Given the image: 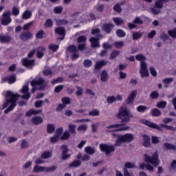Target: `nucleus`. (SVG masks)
<instances>
[{"label":"nucleus","instance_id":"1","mask_svg":"<svg viewBox=\"0 0 176 176\" xmlns=\"http://www.w3.org/2000/svg\"><path fill=\"white\" fill-rule=\"evenodd\" d=\"M116 116L121 120L120 122V124L109 125L107 126V129H119L123 126H126V123H129V122H130V119H131V118H134L133 113H131L130 111L127 110V107H121L119 109L118 113Z\"/></svg>","mask_w":176,"mask_h":176},{"label":"nucleus","instance_id":"50","mask_svg":"<svg viewBox=\"0 0 176 176\" xmlns=\"http://www.w3.org/2000/svg\"><path fill=\"white\" fill-rule=\"evenodd\" d=\"M63 80L64 78H63V77H58L57 78L52 80L51 83L52 85H57V83H63Z\"/></svg>","mask_w":176,"mask_h":176},{"label":"nucleus","instance_id":"6","mask_svg":"<svg viewBox=\"0 0 176 176\" xmlns=\"http://www.w3.org/2000/svg\"><path fill=\"white\" fill-rule=\"evenodd\" d=\"M99 148L101 152H104L106 155H111L112 152H115L116 148L113 145H109L107 144H100Z\"/></svg>","mask_w":176,"mask_h":176},{"label":"nucleus","instance_id":"56","mask_svg":"<svg viewBox=\"0 0 176 176\" xmlns=\"http://www.w3.org/2000/svg\"><path fill=\"white\" fill-rule=\"evenodd\" d=\"M140 72L142 78H148V76H149V72H148V69L140 70Z\"/></svg>","mask_w":176,"mask_h":176},{"label":"nucleus","instance_id":"37","mask_svg":"<svg viewBox=\"0 0 176 176\" xmlns=\"http://www.w3.org/2000/svg\"><path fill=\"white\" fill-rule=\"evenodd\" d=\"M83 65L85 68H90L93 65V62L90 59H85L83 61Z\"/></svg>","mask_w":176,"mask_h":176},{"label":"nucleus","instance_id":"43","mask_svg":"<svg viewBox=\"0 0 176 176\" xmlns=\"http://www.w3.org/2000/svg\"><path fill=\"white\" fill-rule=\"evenodd\" d=\"M120 54V52L113 50V51H112V52L110 54V59L113 60V59L116 58V57H118V56H119Z\"/></svg>","mask_w":176,"mask_h":176},{"label":"nucleus","instance_id":"2","mask_svg":"<svg viewBox=\"0 0 176 176\" xmlns=\"http://www.w3.org/2000/svg\"><path fill=\"white\" fill-rule=\"evenodd\" d=\"M6 96L10 99H7L6 101L3 103L2 109L7 108L4 111V113H9V112H11V111H13L14 108L17 107V100H19L20 95L18 94H13V92L10 91H7ZM9 104H10V106Z\"/></svg>","mask_w":176,"mask_h":176},{"label":"nucleus","instance_id":"31","mask_svg":"<svg viewBox=\"0 0 176 176\" xmlns=\"http://www.w3.org/2000/svg\"><path fill=\"white\" fill-rule=\"evenodd\" d=\"M31 16H32V12L31 11H25L22 15V19L23 20H28V19H31Z\"/></svg>","mask_w":176,"mask_h":176},{"label":"nucleus","instance_id":"27","mask_svg":"<svg viewBox=\"0 0 176 176\" xmlns=\"http://www.w3.org/2000/svg\"><path fill=\"white\" fill-rule=\"evenodd\" d=\"M54 131H56V127L53 124H48L47 125V133H48V134H53Z\"/></svg>","mask_w":176,"mask_h":176},{"label":"nucleus","instance_id":"48","mask_svg":"<svg viewBox=\"0 0 176 176\" xmlns=\"http://www.w3.org/2000/svg\"><path fill=\"white\" fill-rule=\"evenodd\" d=\"M113 9V11L117 12V13H122V7L119 3H116V5H114Z\"/></svg>","mask_w":176,"mask_h":176},{"label":"nucleus","instance_id":"47","mask_svg":"<svg viewBox=\"0 0 176 176\" xmlns=\"http://www.w3.org/2000/svg\"><path fill=\"white\" fill-rule=\"evenodd\" d=\"M89 116H100V111L98 109H93L89 112Z\"/></svg>","mask_w":176,"mask_h":176},{"label":"nucleus","instance_id":"3","mask_svg":"<svg viewBox=\"0 0 176 176\" xmlns=\"http://www.w3.org/2000/svg\"><path fill=\"white\" fill-rule=\"evenodd\" d=\"M141 123L147 126V127H150V129H155V130H159V131H162V129H165L166 130H170L171 131H175V128L173 126H168L166 124H160V126L157 124H155L147 120H141Z\"/></svg>","mask_w":176,"mask_h":176},{"label":"nucleus","instance_id":"25","mask_svg":"<svg viewBox=\"0 0 176 176\" xmlns=\"http://www.w3.org/2000/svg\"><path fill=\"white\" fill-rule=\"evenodd\" d=\"M108 73L107 72V70L104 69L102 70L101 74H100V80L102 82H108Z\"/></svg>","mask_w":176,"mask_h":176},{"label":"nucleus","instance_id":"59","mask_svg":"<svg viewBox=\"0 0 176 176\" xmlns=\"http://www.w3.org/2000/svg\"><path fill=\"white\" fill-rule=\"evenodd\" d=\"M115 101H116V97L115 96H109L107 98V102H108V104H113V102H115Z\"/></svg>","mask_w":176,"mask_h":176},{"label":"nucleus","instance_id":"29","mask_svg":"<svg viewBox=\"0 0 176 176\" xmlns=\"http://www.w3.org/2000/svg\"><path fill=\"white\" fill-rule=\"evenodd\" d=\"M85 152L87 153V155H94V153H96V150L91 146H87L85 148Z\"/></svg>","mask_w":176,"mask_h":176},{"label":"nucleus","instance_id":"22","mask_svg":"<svg viewBox=\"0 0 176 176\" xmlns=\"http://www.w3.org/2000/svg\"><path fill=\"white\" fill-rule=\"evenodd\" d=\"M82 165V162L80 160H75L72 163L69 164V168H72V167H74L75 168L80 167V166Z\"/></svg>","mask_w":176,"mask_h":176},{"label":"nucleus","instance_id":"28","mask_svg":"<svg viewBox=\"0 0 176 176\" xmlns=\"http://www.w3.org/2000/svg\"><path fill=\"white\" fill-rule=\"evenodd\" d=\"M52 152L47 151H43L41 155V159H50V157H52Z\"/></svg>","mask_w":176,"mask_h":176},{"label":"nucleus","instance_id":"45","mask_svg":"<svg viewBox=\"0 0 176 176\" xmlns=\"http://www.w3.org/2000/svg\"><path fill=\"white\" fill-rule=\"evenodd\" d=\"M113 21L114 22L116 25H121V24H123L124 23L123 19L119 17L113 18Z\"/></svg>","mask_w":176,"mask_h":176},{"label":"nucleus","instance_id":"11","mask_svg":"<svg viewBox=\"0 0 176 176\" xmlns=\"http://www.w3.org/2000/svg\"><path fill=\"white\" fill-rule=\"evenodd\" d=\"M113 28H115V25L112 23H104L102 26V30L105 34H111Z\"/></svg>","mask_w":176,"mask_h":176},{"label":"nucleus","instance_id":"7","mask_svg":"<svg viewBox=\"0 0 176 176\" xmlns=\"http://www.w3.org/2000/svg\"><path fill=\"white\" fill-rule=\"evenodd\" d=\"M45 84V79L43 78L40 77L38 80H32L30 82V85L32 87H35L36 86H40V90H45L46 89V85Z\"/></svg>","mask_w":176,"mask_h":176},{"label":"nucleus","instance_id":"63","mask_svg":"<svg viewBox=\"0 0 176 176\" xmlns=\"http://www.w3.org/2000/svg\"><path fill=\"white\" fill-rule=\"evenodd\" d=\"M150 74L154 78H156V76H157V72H156V69H155V67H150Z\"/></svg>","mask_w":176,"mask_h":176},{"label":"nucleus","instance_id":"5","mask_svg":"<svg viewBox=\"0 0 176 176\" xmlns=\"http://www.w3.org/2000/svg\"><path fill=\"white\" fill-rule=\"evenodd\" d=\"M144 157L146 163H150V164H152L154 167H157V166H159V163H160L157 152H155L152 156H149L148 154H144Z\"/></svg>","mask_w":176,"mask_h":176},{"label":"nucleus","instance_id":"39","mask_svg":"<svg viewBox=\"0 0 176 176\" xmlns=\"http://www.w3.org/2000/svg\"><path fill=\"white\" fill-rule=\"evenodd\" d=\"M86 41H87V38L85 35H81L77 38L78 43H86Z\"/></svg>","mask_w":176,"mask_h":176},{"label":"nucleus","instance_id":"15","mask_svg":"<svg viewBox=\"0 0 176 176\" xmlns=\"http://www.w3.org/2000/svg\"><path fill=\"white\" fill-rule=\"evenodd\" d=\"M143 138L142 145L144 148H149L151 146V138L146 134L142 135Z\"/></svg>","mask_w":176,"mask_h":176},{"label":"nucleus","instance_id":"38","mask_svg":"<svg viewBox=\"0 0 176 176\" xmlns=\"http://www.w3.org/2000/svg\"><path fill=\"white\" fill-rule=\"evenodd\" d=\"M70 134L69 132H68V131H65L63 134L62 135V136L60 137V140L61 141H65L69 139L70 137Z\"/></svg>","mask_w":176,"mask_h":176},{"label":"nucleus","instance_id":"26","mask_svg":"<svg viewBox=\"0 0 176 176\" xmlns=\"http://www.w3.org/2000/svg\"><path fill=\"white\" fill-rule=\"evenodd\" d=\"M45 36L46 32H45V31H43V30L38 31L35 35L36 39H43Z\"/></svg>","mask_w":176,"mask_h":176},{"label":"nucleus","instance_id":"41","mask_svg":"<svg viewBox=\"0 0 176 176\" xmlns=\"http://www.w3.org/2000/svg\"><path fill=\"white\" fill-rule=\"evenodd\" d=\"M53 25V20L48 19L44 23L45 28H50Z\"/></svg>","mask_w":176,"mask_h":176},{"label":"nucleus","instance_id":"58","mask_svg":"<svg viewBox=\"0 0 176 176\" xmlns=\"http://www.w3.org/2000/svg\"><path fill=\"white\" fill-rule=\"evenodd\" d=\"M54 12L55 14H60L63 13V7L62 6H57L54 8Z\"/></svg>","mask_w":176,"mask_h":176},{"label":"nucleus","instance_id":"64","mask_svg":"<svg viewBox=\"0 0 176 176\" xmlns=\"http://www.w3.org/2000/svg\"><path fill=\"white\" fill-rule=\"evenodd\" d=\"M12 12L13 16H19V14H20V10H19V8H16V6H14L12 8Z\"/></svg>","mask_w":176,"mask_h":176},{"label":"nucleus","instance_id":"57","mask_svg":"<svg viewBox=\"0 0 176 176\" xmlns=\"http://www.w3.org/2000/svg\"><path fill=\"white\" fill-rule=\"evenodd\" d=\"M168 34L171 38H173V39H175V38H176V27L172 30H168Z\"/></svg>","mask_w":176,"mask_h":176},{"label":"nucleus","instance_id":"23","mask_svg":"<svg viewBox=\"0 0 176 176\" xmlns=\"http://www.w3.org/2000/svg\"><path fill=\"white\" fill-rule=\"evenodd\" d=\"M41 112H42V109L35 110L34 109H32L28 111H27L25 113V115L26 116L30 117V116H32V115H38V113H41Z\"/></svg>","mask_w":176,"mask_h":176},{"label":"nucleus","instance_id":"49","mask_svg":"<svg viewBox=\"0 0 176 176\" xmlns=\"http://www.w3.org/2000/svg\"><path fill=\"white\" fill-rule=\"evenodd\" d=\"M136 109H137L138 112L144 113V112H145V111H146V109H149V108H148L146 106L139 105L136 108Z\"/></svg>","mask_w":176,"mask_h":176},{"label":"nucleus","instance_id":"32","mask_svg":"<svg viewBox=\"0 0 176 176\" xmlns=\"http://www.w3.org/2000/svg\"><path fill=\"white\" fill-rule=\"evenodd\" d=\"M116 34L118 38H124V36H126V32L122 29H118L116 31Z\"/></svg>","mask_w":176,"mask_h":176},{"label":"nucleus","instance_id":"36","mask_svg":"<svg viewBox=\"0 0 176 176\" xmlns=\"http://www.w3.org/2000/svg\"><path fill=\"white\" fill-rule=\"evenodd\" d=\"M67 50L69 53H78V48L75 45H71L68 47Z\"/></svg>","mask_w":176,"mask_h":176},{"label":"nucleus","instance_id":"44","mask_svg":"<svg viewBox=\"0 0 176 176\" xmlns=\"http://www.w3.org/2000/svg\"><path fill=\"white\" fill-rule=\"evenodd\" d=\"M56 170H57L56 166H52L50 167H45V173H54V171H56Z\"/></svg>","mask_w":176,"mask_h":176},{"label":"nucleus","instance_id":"40","mask_svg":"<svg viewBox=\"0 0 176 176\" xmlns=\"http://www.w3.org/2000/svg\"><path fill=\"white\" fill-rule=\"evenodd\" d=\"M61 102H63V105H65V107H67V105H69V104H71V99L69 98V97H64L62 98Z\"/></svg>","mask_w":176,"mask_h":176},{"label":"nucleus","instance_id":"53","mask_svg":"<svg viewBox=\"0 0 176 176\" xmlns=\"http://www.w3.org/2000/svg\"><path fill=\"white\" fill-rule=\"evenodd\" d=\"M159 97V92L157 91H153L150 94V98L152 100H156Z\"/></svg>","mask_w":176,"mask_h":176},{"label":"nucleus","instance_id":"17","mask_svg":"<svg viewBox=\"0 0 176 176\" xmlns=\"http://www.w3.org/2000/svg\"><path fill=\"white\" fill-rule=\"evenodd\" d=\"M32 123L34 124V126H38V124H42L43 123V118L40 116H36L32 118Z\"/></svg>","mask_w":176,"mask_h":176},{"label":"nucleus","instance_id":"16","mask_svg":"<svg viewBox=\"0 0 176 176\" xmlns=\"http://www.w3.org/2000/svg\"><path fill=\"white\" fill-rule=\"evenodd\" d=\"M175 145L168 143V142H165L163 144L164 149L166 151H174L176 152V142L175 143Z\"/></svg>","mask_w":176,"mask_h":176},{"label":"nucleus","instance_id":"55","mask_svg":"<svg viewBox=\"0 0 176 176\" xmlns=\"http://www.w3.org/2000/svg\"><path fill=\"white\" fill-rule=\"evenodd\" d=\"M135 58L138 61H145V60H146V57L142 54L136 55Z\"/></svg>","mask_w":176,"mask_h":176},{"label":"nucleus","instance_id":"34","mask_svg":"<svg viewBox=\"0 0 176 176\" xmlns=\"http://www.w3.org/2000/svg\"><path fill=\"white\" fill-rule=\"evenodd\" d=\"M68 129L71 134H76V125L74 124H69Z\"/></svg>","mask_w":176,"mask_h":176},{"label":"nucleus","instance_id":"13","mask_svg":"<svg viewBox=\"0 0 176 176\" xmlns=\"http://www.w3.org/2000/svg\"><path fill=\"white\" fill-rule=\"evenodd\" d=\"M135 97H137V91H132L126 100V104L127 105H133V104H134V100H135Z\"/></svg>","mask_w":176,"mask_h":176},{"label":"nucleus","instance_id":"4","mask_svg":"<svg viewBox=\"0 0 176 176\" xmlns=\"http://www.w3.org/2000/svg\"><path fill=\"white\" fill-rule=\"evenodd\" d=\"M134 136L131 133H126L116 140L115 146H120L122 144L126 143V144H130L131 141H133Z\"/></svg>","mask_w":176,"mask_h":176},{"label":"nucleus","instance_id":"60","mask_svg":"<svg viewBox=\"0 0 176 176\" xmlns=\"http://www.w3.org/2000/svg\"><path fill=\"white\" fill-rule=\"evenodd\" d=\"M163 82L165 85H170V83H173V82H174V78L173 77L166 78L163 80Z\"/></svg>","mask_w":176,"mask_h":176},{"label":"nucleus","instance_id":"14","mask_svg":"<svg viewBox=\"0 0 176 176\" xmlns=\"http://www.w3.org/2000/svg\"><path fill=\"white\" fill-rule=\"evenodd\" d=\"M32 36V33H31V32L30 31L21 32L20 34V38L23 42H27V41H28V39H30Z\"/></svg>","mask_w":176,"mask_h":176},{"label":"nucleus","instance_id":"12","mask_svg":"<svg viewBox=\"0 0 176 176\" xmlns=\"http://www.w3.org/2000/svg\"><path fill=\"white\" fill-rule=\"evenodd\" d=\"M10 14V12H5L3 14V17H4L3 19H1V24L2 25H9L12 23V18L9 16Z\"/></svg>","mask_w":176,"mask_h":176},{"label":"nucleus","instance_id":"51","mask_svg":"<svg viewBox=\"0 0 176 176\" xmlns=\"http://www.w3.org/2000/svg\"><path fill=\"white\" fill-rule=\"evenodd\" d=\"M71 157V154L68 153V152L63 151L62 153V160L65 161L67 160V159H69Z\"/></svg>","mask_w":176,"mask_h":176},{"label":"nucleus","instance_id":"9","mask_svg":"<svg viewBox=\"0 0 176 176\" xmlns=\"http://www.w3.org/2000/svg\"><path fill=\"white\" fill-rule=\"evenodd\" d=\"M96 37H91L89 38V42L91 43V47L96 49V47H100L101 45H100V39L102 38V34H98L96 35Z\"/></svg>","mask_w":176,"mask_h":176},{"label":"nucleus","instance_id":"21","mask_svg":"<svg viewBox=\"0 0 176 176\" xmlns=\"http://www.w3.org/2000/svg\"><path fill=\"white\" fill-rule=\"evenodd\" d=\"M55 34L60 35L61 36H65V29L63 27H58L54 29Z\"/></svg>","mask_w":176,"mask_h":176},{"label":"nucleus","instance_id":"46","mask_svg":"<svg viewBox=\"0 0 176 176\" xmlns=\"http://www.w3.org/2000/svg\"><path fill=\"white\" fill-rule=\"evenodd\" d=\"M68 23V20L66 19H58L56 21L57 25H67Z\"/></svg>","mask_w":176,"mask_h":176},{"label":"nucleus","instance_id":"62","mask_svg":"<svg viewBox=\"0 0 176 176\" xmlns=\"http://www.w3.org/2000/svg\"><path fill=\"white\" fill-rule=\"evenodd\" d=\"M63 131L64 129L63 128H58L55 131L54 135H56V137L60 138V137H61V134H63Z\"/></svg>","mask_w":176,"mask_h":176},{"label":"nucleus","instance_id":"42","mask_svg":"<svg viewBox=\"0 0 176 176\" xmlns=\"http://www.w3.org/2000/svg\"><path fill=\"white\" fill-rule=\"evenodd\" d=\"M151 113L153 116L158 118V116H160V115H162V111H160L159 109H153Z\"/></svg>","mask_w":176,"mask_h":176},{"label":"nucleus","instance_id":"19","mask_svg":"<svg viewBox=\"0 0 176 176\" xmlns=\"http://www.w3.org/2000/svg\"><path fill=\"white\" fill-rule=\"evenodd\" d=\"M12 41V37L9 35H1L0 42L1 43H9Z\"/></svg>","mask_w":176,"mask_h":176},{"label":"nucleus","instance_id":"30","mask_svg":"<svg viewBox=\"0 0 176 176\" xmlns=\"http://www.w3.org/2000/svg\"><path fill=\"white\" fill-rule=\"evenodd\" d=\"M50 50H52V52H54V53H56L59 49V46L57 44L54 43H50L48 46Z\"/></svg>","mask_w":176,"mask_h":176},{"label":"nucleus","instance_id":"20","mask_svg":"<svg viewBox=\"0 0 176 176\" xmlns=\"http://www.w3.org/2000/svg\"><path fill=\"white\" fill-rule=\"evenodd\" d=\"M3 80L5 82H8L9 85H12V83H14L16 82V75L12 74L10 76V77H5L3 78Z\"/></svg>","mask_w":176,"mask_h":176},{"label":"nucleus","instance_id":"10","mask_svg":"<svg viewBox=\"0 0 176 176\" xmlns=\"http://www.w3.org/2000/svg\"><path fill=\"white\" fill-rule=\"evenodd\" d=\"M22 65L25 68H32L35 65V59H28L23 58L21 59Z\"/></svg>","mask_w":176,"mask_h":176},{"label":"nucleus","instance_id":"52","mask_svg":"<svg viewBox=\"0 0 176 176\" xmlns=\"http://www.w3.org/2000/svg\"><path fill=\"white\" fill-rule=\"evenodd\" d=\"M135 167V164L133 162H127L124 164V168L127 170V168H134Z\"/></svg>","mask_w":176,"mask_h":176},{"label":"nucleus","instance_id":"18","mask_svg":"<svg viewBox=\"0 0 176 176\" xmlns=\"http://www.w3.org/2000/svg\"><path fill=\"white\" fill-rule=\"evenodd\" d=\"M107 63L108 61L105 60H101L100 61H98L96 63L95 69H100V68H102V67H105V65H107Z\"/></svg>","mask_w":176,"mask_h":176},{"label":"nucleus","instance_id":"61","mask_svg":"<svg viewBox=\"0 0 176 176\" xmlns=\"http://www.w3.org/2000/svg\"><path fill=\"white\" fill-rule=\"evenodd\" d=\"M166 105H167V102L163 101V100L157 103V108H166Z\"/></svg>","mask_w":176,"mask_h":176},{"label":"nucleus","instance_id":"33","mask_svg":"<svg viewBox=\"0 0 176 176\" xmlns=\"http://www.w3.org/2000/svg\"><path fill=\"white\" fill-rule=\"evenodd\" d=\"M34 173H42L45 171V166H39L38 165H35L33 168Z\"/></svg>","mask_w":176,"mask_h":176},{"label":"nucleus","instance_id":"8","mask_svg":"<svg viewBox=\"0 0 176 176\" xmlns=\"http://www.w3.org/2000/svg\"><path fill=\"white\" fill-rule=\"evenodd\" d=\"M129 129H130V126H120V128H118L117 129H114V130H111V131H106L108 133H111V137L118 138V140H119L120 135H119L116 133L120 132V131H127V130H129Z\"/></svg>","mask_w":176,"mask_h":176},{"label":"nucleus","instance_id":"35","mask_svg":"<svg viewBox=\"0 0 176 176\" xmlns=\"http://www.w3.org/2000/svg\"><path fill=\"white\" fill-rule=\"evenodd\" d=\"M133 41H137V39H140V38H142V32H135L132 34Z\"/></svg>","mask_w":176,"mask_h":176},{"label":"nucleus","instance_id":"54","mask_svg":"<svg viewBox=\"0 0 176 176\" xmlns=\"http://www.w3.org/2000/svg\"><path fill=\"white\" fill-rule=\"evenodd\" d=\"M114 46H116V49H122V47H123V46H124V42L116 41L114 43Z\"/></svg>","mask_w":176,"mask_h":176},{"label":"nucleus","instance_id":"24","mask_svg":"<svg viewBox=\"0 0 176 176\" xmlns=\"http://www.w3.org/2000/svg\"><path fill=\"white\" fill-rule=\"evenodd\" d=\"M45 48L43 47H39L37 49L36 56L38 58H42L45 56Z\"/></svg>","mask_w":176,"mask_h":176}]
</instances>
